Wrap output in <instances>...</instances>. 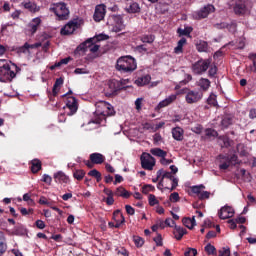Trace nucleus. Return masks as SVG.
I'll return each mask as SVG.
<instances>
[{
  "mask_svg": "<svg viewBox=\"0 0 256 256\" xmlns=\"http://www.w3.org/2000/svg\"><path fill=\"white\" fill-rule=\"evenodd\" d=\"M95 107V118L92 119V123H95L96 125H101V123H103L107 117H112V115H115V109L108 102L98 101L96 102Z\"/></svg>",
  "mask_w": 256,
  "mask_h": 256,
  "instance_id": "f257e3e1",
  "label": "nucleus"
},
{
  "mask_svg": "<svg viewBox=\"0 0 256 256\" xmlns=\"http://www.w3.org/2000/svg\"><path fill=\"white\" fill-rule=\"evenodd\" d=\"M137 69V61L131 56H122L116 62V70L120 73H133Z\"/></svg>",
  "mask_w": 256,
  "mask_h": 256,
  "instance_id": "f03ea898",
  "label": "nucleus"
},
{
  "mask_svg": "<svg viewBox=\"0 0 256 256\" xmlns=\"http://www.w3.org/2000/svg\"><path fill=\"white\" fill-rule=\"evenodd\" d=\"M79 109V104L77 103V98L71 96L68 97L66 100V105L64 106L65 113H61L58 116V121L59 123H65L67 121V118L65 115L68 117H71L77 113V110Z\"/></svg>",
  "mask_w": 256,
  "mask_h": 256,
  "instance_id": "7ed1b4c3",
  "label": "nucleus"
},
{
  "mask_svg": "<svg viewBox=\"0 0 256 256\" xmlns=\"http://www.w3.org/2000/svg\"><path fill=\"white\" fill-rule=\"evenodd\" d=\"M104 39L105 38L103 35H99L96 38H90L85 42L81 43L77 47V51H82L83 53H87V51H89L90 53H97L101 46L99 44H96L95 41H103Z\"/></svg>",
  "mask_w": 256,
  "mask_h": 256,
  "instance_id": "20e7f679",
  "label": "nucleus"
},
{
  "mask_svg": "<svg viewBox=\"0 0 256 256\" xmlns=\"http://www.w3.org/2000/svg\"><path fill=\"white\" fill-rule=\"evenodd\" d=\"M51 13L55 14L58 21H67L69 19V8L65 2L54 3L50 7Z\"/></svg>",
  "mask_w": 256,
  "mask_h": 256,
  "instance_id": "39448f33",
  "label": "nucleus"
},
{
  "mask_svg": "<svg viewBox=\"0 0 256 256\" xmlns=\"http://www.w3.org/2000/svg\"><path fill=\"white\" fill-rule=\"evenodd\" d=\"M121 89H125L123 82L112 79L108 81L104 91H105L106 97H112V95H116L117 91H121Z\"/></svg>",
  "mask_w": 256,
  "mask_h": 256,
  "instance_id": "423d86ee",
  "label": "nucleus"
},
{
  "mask_svg": "<svg viewBox=\"0 0 256 256\" xmlns=\"http://www.w3.org/2000/svg\"><path fill=\"white\" fill-rule=\"evenodd\" d=\"M82 23V19L74 18L73 20L69 21L63 28H61V35H73V33H75V31L81 27Z\"/></svg>",
  "mask_w": 256,
  "mask_h": 256,
  "instance_id": "0eeeda50",
  "label": "nucleus"
},
{
  "mask_svg": "<svg viewBox=\"0 0 256 256\" xmlns=\"http://www.w3.org/2000/svg\"><path fill=\"white\" fill-rule=\"evenodd\" d=\"M141 161V167L142 169H145V171H153L157 160H155V157H153L151 154L144 152L140 156Z\"/></svg>",
  "mask_w": 256,
  "mask_h": 256,
  "instance_id": "6e6552de",
  "label": "nucleus"
},
{
  "mask_svg": "<svg viewBox=\"0 0 256 256\" xmlns=\"http://www.w3.org/2000/svg\"><path fill=\"white\" fill-rule=\"evenodd\" d=\"M105 161V155L94 152L89 155V160H84V165L88 167V169H93L95 165H103V162Z\"/></svg>",
  "mask_w": 256,
  "mask_h": 256,
  "instance_id": "1a4fd4ad",
  "label": "nucleus"
},
{
  "mask_svg": "<svg viewBox=\"0 0 256 256\" xmlns=\"http://www.w3.org/2000/svg\"><path fill=\"white\" fill-rule=\"evenodd\" d=\"M203 99V91L201 90H191L188 89V91L185 94V101L188 105H195L199 103Z\"/></svg>",
  "mask_w": 256,
  "mask_h": 256,
  "instance_id": "9d476101",
  "label": "nucleus"
},
{
  "mask_svg": "<svg viewBox=\"0 0 256 256\" xmlns=\"http://www.w3.org/2000/svg\"><path fill=\"white\" fill-rule=\"evenodd\" d=\"M209 65H211V60H198L192 65V71L195 75H201L209 69Z\"/></svg>",
  "mask_w": 256,
  "mask_h": 256,
  "instance_id": "9b49d317",
  "label": "nucleus"
},
{
  "mask_svg": "<svg viewBox=\"0 0 256 256\" xmlns=\"http://www.w3.org/2000/svg\"><path fill=\"white\" fill-rule=\"evenodd\" d=\"M214 12H215V6L208 4L204 6L202 9H200L199 11L194 12L193 18L200 21L201 19H207V17H209V14Z\"/></svg>",
  "mask_w": 256,
  "mask_h": 256,
  "instance_id": "f8f14e48",
  "label": "nucleus"
},
{
  "mask_svg": "<svg viewBox=\"0 0 256 256\" xmlns=\"http://www.w3.org/2000/svg\"><path fill=\"white\" fill-rule=\"evenodd\" d=\"M247 5H249V0H236V4L234 6V13L236 15L247 14L249 12Z\"/></svg>",
  "mask_w": 256,
  "mask_h": 256,
  "instance_id": "ddd939ff",
  "label": "nucleus"
},
{
  "mask_svg": "<svg viewBox=\"0 0 256 256\" xmlns=\"http://www.w3.org/2000/svg\"><path fill=\"white\" fill-rule=\"evenodd\" d=\"M19 71H21V68H19L16 64H11V65L8 64V68H5V70L1 75H3L4 77H7V79H15Z\"/></svg>",
  "mask_w": 256,
  "mask_h": 256,
  "instance_id": "4468645a",
  "label": "nucleus"
},
{
  "mask_svg": "<svg viewBox=\"0 0 256 256\" xmlns=\"http://www.w3.org/2000/svg\"><path fill=\"white\" fill-rule=\"evenodd\" d=\"M105 13L107 10L105 8V4H99L95 7L93 19L96 23H99L105 19Z\"/></svg>",
  "mask_w": 256,
  "mask_h": 256,
  "instance_id": "2eb2a0df",
  "label": "nucleus"
},
{
  "mask_svg": "<svg viewBox=\"0 0 256 256\" xmlns=\"http://www.w3.org/2000/svg\"><path fill=\"white\" fill-rule=\"evenodd\" d=\"M112 21H114V25L112 27V31L114 33H119L125 29V24H123V17L121 15H113L111 16Z\"/></svg>",
  "mask_w": 256,
  "mask_h": 256,
  "instance_id": "dca6fc26",
  "label": "nucleus"
},
{
  "mask_svg": "<svg viewBox=\"0 0 256 256\" xmlns=\"http://www.w3.org/2000/svg\"><path fill=\"white\" fill-rule=\"evenodd\" d=\"M162 181L163 179H169V181L172 182L171 187H164V189H167L168 191H175L177 189V185H179V179H177L175 176H173V173L164 171L163 177L161 178Z\"/></svg>",
  "mask_w": 256,
  "mask_h": 256,
  "instance_id": "f3484780",
  "label": "nucleus"
},
{
  "mask_svg": "<svg viewBox=\"0 0 256 256\" xmlns=\"http://www.w3.org/2000/svg\"><path fill=\"white\" fill-rule=\"evenodd\" d=\"M177 101V94H171L170 96L166 97L164 100L160 101L159 104L156 106L155 110L159 111L164 107H169L171 103H175Z\"/></svg>",
  "mask_w": 256,
  "mask_h": 256,
  "instance_id": "a211bd4d",
  "label": "nucleus"
},
{
  "mask_svg": "<svg viewBox=\"0 0 256 256\" xmlns=\"http://www.w3.org/2000/svg\"><path fill=\"white\" fill-rule=\"evenodd\" d=\"M218 215L221 219H231L235 215V210L233 207L224 206L219 210Z\"/></svg>",
  "mask_w": 256,
  "mask_h": 256,
  "instance_id": "6ab92c4d",
  "label": "nucleus"
},
{
  "mask_svg": "<svg viewBox=\"0 0 256 256\" xmlns=\"http://www.w3.org/2000/svg\"><path fill=\"white\" fill-rule=\"evenodd\" d=\"M39 27H41V18L36 17L28 24L27 31L30 35H35Z\"/></svg>",
  "mask_w": 256,
  "mask_h": 256,
  "instance_id": "aec40b11",
  "label": "nucleus"
},
{
  "mask_svg": "<svg viewBox=\"0 0 256 256\" xmlns=\"http://www.w3.org/2000/svg\"><path fill=\"white\" fill-rule=\"evenodd\" d=\"M41 45L42 44L40 42H37L35 44H29L26 42L23 46L16 48V51L17 53H30V49H39Z\"/></svg>",
  "mask_w": 256,
  "mask_h": 256,
  "instance_id": "412c9836",
  "label": "nucleus"
},
{
  "mask_svg": "<svg viewBox=\"0 0 256 256\" xmlns=\"http://www.w3.org/2000/svg\"><path fill=\"white\" fill-rule=\"evenodd\" d=\"M113 219L115 221V229H119L121 225L125 223V216H123V213H121L120 210L114 211Z\"/></svg>",
  "mask_w": 256,
  "mask_h": 256,
  "instance_id": "4be33fe9",
  "label": "nucleus"
},
{
  "mask_svg": "<svg viewBox=\"0 0 256 256\" xmlns=\"http://www.w3.org/2000/svg\"><path fill=\"white\" fill-rule=\"evenodd\" d=\"M172 137L175 139V141H183L185 136V130L183 128L177 126L175 128H172Z\"/></svg>",
  "mask_w": 256,
  "mask_h": 256,
  "instance_id": "5701e85b",
  "label": "nucleus"
},
{
  "mask_svg": "<svg viewBox=\"0 0 256 256\" xmlns=\"http://www.w3.org/2000/svg\"><path fill=\"white\" fill-rule=\"evenodd\" d=\"M173 235L177 241H181L183 239V236L187 235V229L181 226L175 225L173 230Z\"/></svg>",
  "mask_w": 256,
  "mask_h": 256,
  "instance_id": "b1692460",
  "label": "nucleus"
},
{
  "mask_svg": "<svg viewBox=\"0 0 256 256\" xmlns=\"http://www.w3.org/2000/svg\"><path fill=\"white\" fill-rule=\"evenodd\" d=\"M55 183H69V176H67L63 171H58L54 174Z\"/></svg>",
  "mask_w": 256,
  "mask_h": 256,
  "instance_id": "393cba45",
  "label": "nucleus"
},
{
  "mask_svg": "<svg viewBox=\"0 0 256 256\" xmlns=\"http://www.w3.org/2000/svg\"><path fill=\"white\" fill-rule=\"evenodd\" d=\"M218 159H220V165H219V169H221L222 171H225L227 169H229L231 163L229 161V156H225L223 154H220L218 156Z\"/></svg>",
  "mask_w": 256,
  "mask_h": 256,
  "instance_id": "a878e982",
  "label": "nucleus"
},
{
  "mask_svg": "<svg viewBox=\"0 0 256 256\" xmlns=\"http://www.w3.org/2000/svg\"><path fill=\"white\" fill-rule=\"evenodd\" d=\"M149 83H151V75L149 74L138 77L135 80V85H137L138 87H144V85H149Z\"/></svg>",
  "mask_w": 256,
  "mask_h": 256,
  "instance_id": "bb28decb",
  "label": "nucleus"
},
{
  "mask_svg": "<svg viewBox=\"0 0 256 256\" xmlns=\"http://www.w3.org/2000/svg\"><path fill=\"white\" fill-rule=\"evenodd\" d=\"M22 6L24 7V9H27V11H30V13H37L40 10L39 6H37L35 2L31 1L23 2Z\"/></svg>",
  "mask_w": 256,
  "mask_h": 256,
  "instance_id": "cd10ccee",
  "label": "nucleus"
},
{
  "mask_svg": "<svg viewBox=\"0 0 256 256\" xmlns=\"http://www.w3.org/2000/svg\"><path fill=\"white\" fill-rule=\"evenodd\" d=\"M116 197H123V199H129L131 197V192L127 191L123 186H120L114 192Z\"/></svg>",
  "mask_w": 256,
  "mask_h": 256,
  "instance_id": "c85d7f7f",
  "label": "nucleus"
},
{
  "mask_svg": "<svg viewBox=\"0 0 256 256\" xmlns=\"http://www.w3.org/2000/svg\"><path fill=\"white\" fill-rule=\"evenodd\" d=\"M139 40L142 43H147L148 45H153L155 43V35L154 34H143L139 36Z\"/></svg>",
  "mask_w": 256,
  "mask_h": 256,
  "instance_id": "c756f323",
  "label": "nucleus"
},
{
  "mask_svg": "<svg viewBox=\"0 0 256 256\" xmlns=\"http://www.w3.org/2000/svg\"><path fill=\"white\" fill-rule=\"evenodd\" d=\"M198 87H200L202 93L203 91H209V87H211V81L207 78H201L198 82Z\"/></svg>",
  "mask_w": 256,
  "mask_h": 256,
  "instance_id": "7c9ffc66",
  "label": "nucleus"
},
{
  "mask_svg": "<svg viewBox=\"0 0 256 256\" xmlns=\"http://www.w3.org/2000/svg\"><path fill=\"white\" fill-rule=\"evenodd\" d=\"M186 43H187V38H181L178 41L177 46L174 48V53L176 55H181V53H183V47H185Z\"/></svg>",
  "mask_w": 256,
  "mask_h": 256,
  "instance_id": "2f4dec72",
  "label": "nucleus"
},
{
  "mask_svg": "<svg viewBox=\"0 0 256 256\" xmlns=\"http://www.w3.org/2000/svg\"><path fill=\"white\" fill-rule=\"evenodd\" d=\"M62 85H63V78L56 79L52 89V95L54 97H57V95L59 94V91L61 90Z\"/></svg>",
  "mask_w": 256,
  "mask_h": 256,
  "instance_id": "473e14b6",
  "label": "nucleus"
},
{
  "mask_svg": "<svg viewBox=\"0 0 256 256\" xmlns=\"http://www.w3.org/2000/svg\"><path fill=\"white\" fill-rule=\"evenodd\" d=\"M196 49L199 53H207L209 51V44L206 41L200 40L196 44Z\"/></svg>",
  "mask_w": 256,
  "mask_h": 256,
  "instance_id": "72a5a7b5",
  "label": "nucleus"
},
{
  "mask_svg": "<svg viewBox=\"0 0 256 256\" xmlns=\"http://www.w3.org/2000/svg\"><path fill=\"white\" fill-rule=\"evenodd\" d=\"M41 160L39 159H34L31 161V171L32 173H39L41 171Z\"/></svg>",
  "mask_w": 256,
  "mask_h": 256,
  "instance_id": "f704fd0d",
  "label": "nucleus"
},
{
  "mask_svg": "<svg viewBox=\"0 0 256 256\" xmlns=\"http://www.w3.org/2000/svg\"><path fill=\"white\" fill-rule=\"evenodd\" d=\"M127 13H141V6H139V3L133 2L126 8Z\"/></svg>",
  "mask_w": 256,
  "mask_h": 256,
  "instance_id": "c9c22d12",
  "label": "nucleus"
},
{
  "mask_svg": "<svg viewBox=\"0 0 256 256\" xmlns=\"http://www.w3.org/2000/svg\"><path fill=\"white\" fill-rule=\"evenodd\" d=\"M104 193H105V195H107V198L105 200L106 204L107 205H113V203H115V199L113 198V195H114L113 191L110 190V189L105 188Z\"/></svg>",
  "mask_w": 256,
  "mask_h": 256,
  "instance_id": "e433bc0d",
  "label": "nucleus"
},
{
  "mask_svg": "<svg viewBox=\"0 0 256 256\" xmlns=\"http://www.w3.org/2000/svg\"><path fill=\"white\" fill-rule=\"evenodd\" d=\"M150 153L152 155H154L155 157H160L161 159H163L164 157H167V152L164 151L161 148H154L150 150Z\"/></svg>",
  "mask_w": 256,
  "mask_h": 256,
  "instance_id": "4c0bfd02",
  "label": "nucleus"
},
{
  "mask_svg": "<svg viewBox=\"0 0 256 256\" xmlns=\"http://www.w3.org/2000/svg\"><path fill=\"white\" fill-rule=\"evenodd\" d=\"M220 142V147L228 149V147H231V140L227 136H219L218 137Z\"/></svg>",
  "mask_w": 256,
  "mask_h": 256,
  "instance_id": "58836bf2",
  "label": "nucleus"
},
{
  "mask_svg": "<svg viewBox=\"0 0 256 256\" xmlns=\"http://www.w3.org/2000/svg\"><path fill=\"white\" fill-rule=\"evenodd\" d=\"M182 223L188 229H193V227H195V216L192 218H183Z\"/></svg>",
  "mask_w": 256,
  "mask_h": 256,
  "instance_id": "ea45409f",
  "label": "nucleus"
},
{
  "mask_svg": "<svg viewBox=\"0 0 256 256\" xmlns=\"http://www.w3.org/2000/svg\"><path fill=\"white\" fill-rule=\"evenodd\" d=\"M207 103L211 107H219V104L217 103V95L211 93L207 99Z\"/></svg>",
  "mask_w": 256,
  "mask_h": 256,
  "instance_id": "a19ab883",
  "label": "nucleus"
},
{
  "mask_svg": "<svg viewBox=\"0 0 256 256\" xmlns=\"http://www.w3.org/2000/svg\"><path fill=\"white\" fill-rule=\"evenodd\" d=\"M204 251L207 253V255H217V249L215 246L211 245V243H208L204 247Z\"/></svg>",
  "mask_w": 256,
  "mask_h": 256,
  "instance_id": "79ce46f5",
  "label": "nucleus"
},
{
  "mask_svg": "<svg viewBox=\"0 0 256 256\" xmlns=\"http://www.w3.org/2000/svg\"><path fill=\"white\" fill-rule=\"evenodd\" d=\"M192 31H193V28H191V27H188L185 29H181V28L177 29V33H178L179 37H183V35H185L186 37H189V35H191Z\"/></svg>",
  "mask_w": 256,
  "mask_h": 256,
  "instance_id": "37998d69",
  "label": "nucleus"
},
{
  "mask_svg": "<svg viewBox=\"0 0 256 256\" xmlns=\"http://www.w3.org/2000/svg\"><path fill=\"white\" fill-rule=\"evenodd\" d=\"M89 177H94L96 178L97 183L101 181V172H99L97 169H93L88 172Z\"/></svg>",
  "mask_w": 256,
  "mask_h": 256,
  "instance_id": "c03bdc74",
  "label": "nucleus"
},
{
  "mask_svg": "<svg viewBox=\"0 0 256 256\" xmlns=\"http://www.w3.org/2000/svg\"><path fill=\"white\" fill-rule=\"evenodd\" d=\"M205 135L208 139H211V137H219V133L212 128H208L205 130Z\"/></svg>",
  "mask_w": 256,
  "mask_h": 256,
  "instance_id": "a18cd8bd",
  "label": "nucleus"
},
{
  "mask_svg": "<svg viewBox=\"0 0 256 256\" xmlns=\"http://www.w3.org/2000/svg\"><path fill=\"white\" fill-rule=\"evenodd\" d=\"M148 202L150 207H155V205H159V200H157V197H155L154 194H150L148 196Z\"/></svg>",
  "mask_w": 256,
  "mask_h": 256,
  "instance_id": "49530a36",
  "label": "nucleus"
},
{
  "mask_svg": "<svg viewBox=\"0 0 256 256\" xmlns=\"http://www.w3.org/2000/svg\"><path fill=\"white\" fill-rule=\"evenodd\" d=\"M202 189H205V185L200 184L198 186H192L191 191L199 196L202 193Z\"/></svg>",
  "mask_w": 256,
  "mask_h": 256,
  "instance_id": "de8ad7c7",
  "label": "nucleus"
},
{
  "mask_svg": "<svg viewBox=\"0 0 256 256\" xmlns=\"http://www.w3.org/2000/svg\"><path fill=\"white\" fill-rule=\"evenodd\" d=\"M151 191H155V186L151 184H146L142 187V193L144 195H147L148 193H151Z\"/></svg>",
  "mask_w": 256,
  "mask_h": 256,
  "instance_id": "09e8293b",
  "label": "nucleus"
},
{
  "mask_svg": "<svg viewBox=\"0 0 256 256\" xmlns=\"http://www.w3.org/2000/svg\"><path fill=\"white\" fill-rule=\"evenodd\" d=\"M73 177H74V179H77V181H81L83 179V177H85V171H83V170H76L73 173Z\"/></svg>",
  "mask_w": 256,
  "mask_h": 256,
  "instance_id": "8fccbe9b",
  "label": "nucleus"
},
{
  "mask_svg": "<svg viewBox=\"0 0 256 256\" xmlns=\"http://www.w3.org/2000/svg\"><path fill=\"white\" fill-rule=\"evenodd\" d=\"M135 51L137 53H141L143 55V54L147 53L149 50L147 49V45L140 44V45L135 47Z\"/></svg>",
  "mask_w": 256,
  "mask_h": 256,
  "instance_id": "3c124183",
  "label": "nucleus"
},
{
  "mask_svg": "<svg viewBox=\"0 0 256 256\" xmlns=\"http://www.w3.org/2000/svg\"><path fill=\"white\" fill-rule=\"evenodd\" d=\"M219 256H231V250L229 247H223L218 251Z\"/></svg>",
  "mask_w": 256,
  "mask_h": 256,
  "instance_id": "603ef678",
  "label": "nucleus"
},
{
  "mask_svg": "<svg viewBox=\"0 0 256 256\" xmlns=\"http://www.w3.org/2000/svg\"><path fill=\"white\" fill-rule=\"evenodd\" d=\"M133 241L136 245V247H143L145 241L140 236H134Z\"/></svg>",
  "mask_w": 256,
  "mask_h": 256,
  "instance_id": "864d4df0",
  "label": "nucleus"
},
{
  "mask_svg": "<svg viewBox=\"0 0 256 256\" xmlns=\"http://www.w3.org/2000/svg\"><path fill=\"white\" fill-rule=\"evenodd\" d=\"M227 29L230 31V33H236L237 32V22L233 21L230 24H227Z\"/></svg>",
  "mask_w": 256,
  "mask_h": 256,
  "instance_id": "5fc2aeb1",
  "label": "nucleus"
},
{
  "mask_svg": "<svg viewBox=\"0 0 256 256\" xmlns=\"http://www.w3.org/2000/svg\"><path fill=\"white\" fill-rule=\"evenodd\" d=\"M191 131L193 133H196V135H201L203 133V126L201 124H197L193 128H191Z\"/></svg>",
  "mask_w": 256,
  "mask_h": 256,
  "instance_id": "6e6d98bb",
  "label": "nucleus"
},
{
  "mask_svg": "<svg viewBox=\"0 0 256 256\" xmlns=\"http://www.w3.org/2000/svg\"><path fill=\"white\" fill-rule=\"evenodd\" d=\"M5 69H9V63L5 60H0V75H2Z\"/></svg>",
  "mask_w": 256,
  "mask_h": 256,
  "instance_id": "4d7b16f0",
  "label": "nucleus"
},
{
  "mask_svg": "<svg viewBox=\"0 0 256 256\" xmlns=\"http://www.w3.org/2000/svg\"><path fill=\"white\" fill-rule=\"evenodd\" d=\"M72 60L73 58L71 57L63 58L62 60H60L58 63L55 64V67H61V65H67L69 61H72Z\"/></svg>",
  "mask_w": 256,
  "mask_h": 256,
  "instance_id": "13d9d810",
  "label": "nucleus"
},
{
  "mask_svg": "<svg viewBox=\"0 0 256 256\" xmlns=\"http://www.w3.org/2000/svg\"><path fill=\"white\" fill-rule=\"evenodd\" d=\"M156 243L157 247H163V237L161 234H157V236L153 239Z\"/></svg>",
  "mask_w": 256,
  "mask_h": 256,
  "instance_id": "bf43d9fd",
  "label": "nucleus"
},
{
  "mask_svg": "<svg viewBox=\"0 0 256 256\" xmlns=\"http://www.w3.org/2000/svg\"><path fill=\"white\" fill-rule=\"evenodd\" d=\"M142 105H143V98H137L135 100V109H136V111H141V109L143 107Z\"/></svg>",
  "mask_w": 256,
  "mask_h": 256,
  "instance_id": "052dcab7",
  "label": "nucleus"
},
{
  "mask_svg": "<svg viewBox=\"0 0 256 256\" xmlns=\"http://www.w3.org/2000/svg\"><path fill=\"white\" fill-rule=\"evenodd\" d=\"M228 161H230V165H239V157L233 154L230 158L228 157Z\"/></svg>",
  "mask_w": 256,
  "mask_h": 256,
  "instance_id": "680f3d73",
  "label": "nucleus"
},
{
  "mask_svg": "<svg viewBox=\"0 0 256 256\" xmlns=\"http://www.w3.org/2000/svg\"><path fill=\"white\" fill-rule=\"evenodd\" d=\"M169 199H170V201H171L172 203H177V202L179 201V199H180L179 193L173 192L172 194H170Z\"/></svg>",
  "mask_w": 256,
  "mask_h": 256,
  "instance_id": "e2e57ef3",
  "label": "nucleus"
},
{
  "mask_svg": "<svg viewBox=\"0 0 256 256\" xmlns=\"http://www.w3.org/2000/svg\"><path fill=\"white\" fill-rule=\"evenodd\" d=\"M209 197H211V192H209V191H202V193H200V195H198V198L201 200L209 199Z\"/></svg>",
  "mask_w": 256,
  "mask_h": 256,
  "instance_id": "0e129e2a",
  "label": "nucleus"
},
{
  "mask_svg": "<svg viewBox=\"0 0 256 256\" xmlns=\"http://www.w3.org/2000/svg\"><path fill=\"white\" fill-rule=\"evenodd\" d=\"M221 125L224 129H227V127H229V125H231V118H224L221 121Z\"/></svg>",
  "mask_w": 256,
  "mask_h": 256,
  "instance_id": "69168bd1",
  "label": "nucleus"
},
{
  "mask_svg": "<svg viewBox=\"0 0 256 256\" xmlns=\"http://www.w3.org/2000/svg\"><path fill=\"white\" fill-rule=\"evenodd\" d=\"M185 256H196L197 255V249L195 248H189L185 254Z\"/></svg>",
  "mask_w": 256,
  "mask_h": 256,
  "instance_id": "338daca9",
  "label": "nucleus"
},
{
  "mask_svg": "<svg viewBox=\"0 0 256 256\" xmlns=\"http://www.w3.org/2000/svg\"><path fill=\"white\" fill-rule=\"evenodd\" d=\"M117 255H122V256H129V251L125 249V247H122L120 250L116 249Z\"/></svg>",
  "mask_w": 256,
  "mask_h": 256,
  "instance_id": "774afa93",
  "label": "nucleus"
}]
</instances>
